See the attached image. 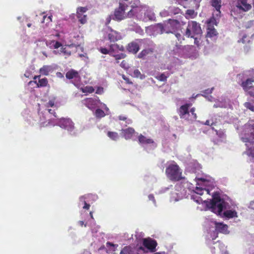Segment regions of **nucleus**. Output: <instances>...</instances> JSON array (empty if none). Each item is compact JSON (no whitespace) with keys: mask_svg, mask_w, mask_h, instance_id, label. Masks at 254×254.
Returning <instances> with one entry per match:
<instances>
[{"mask_svg":"<svg viewBox=\"0 0 254 254\" xmlns=\"http://www.w3.org/2000/svg\"><path fill=\"white\" fill-rule=\"evenodd\" d=\"M138 249L140 250H144L143 248L142 247H141V246L139 247Z\"/></svg>","mask_w":254,"mask_h":254,"instance_id":"338daca9","label":"nucleus"},{"mask_svg":"<svg viewBox=\"0 0 254 254\" xmlns=\"http://www.w3.org/2000/svg\"><path fill=\"white\" fill-rule=\"evenodd\" d=\"M48 112H49V113L53 114L55 117H56V116L55 115L56 113L54 110H52V109H49Z\"/></svg>","mask_w":254,"mask_h":254,"instance_id":"6e6d98bb","label":"nucleus"},{"mask_svg":"<svg viewBox=\"0 0 254 254\" xmlns=\"http://www.w3.org/2000/svg\"><path fill=\"white\" fill-rule=\"evenodd\" d=\"M194 39V44L197 45V46H199V41L198 40L197 38H193Z\"/></svg>","mask_w":254,"mask_h":254,"instance_id":"864d4df0","label":"nucleus"},{"mask_svg":"<svg viewBox=\"0 0 254 254\" xmlns=\"http://www.w3.org/2000/svg\"><path fill=\"white\" fill-rule=\"evenodd\" d=\"M52 15H49L48 16L46 15H43V21H42V22L44 23L46 21L47 23H50L52 21Z\"/></svg>","mask_w":254,"mask_h":254,"instance_id":"4c0bfd02","label":"nucleus"},{"mask_svg":"<svg viewBox=\"0 0 254 254\" xmlns=\"http://www.w3.org/2000/svg\"><path fill=\"white\" fill-rule=\"evenodd\" d=\"M110 56L115 58L116 63H119V60L124 59L127 55L124 53L118 54L119 51L124 52L125 48L122 45L118 44H112L110 45Z\"/></svg>","mask_w":254,"mask_h":254,"instance_id":"7ed1b4c3","label":"nucleus"},{"mask_svg":"<svg viewBox=\"0 0 254 254\" xmlns=\"http://www.w3.org/2000/svg\"><path fill=\"white\" fill-rule=\"evenodd\" d=\"M170 12L173 14H177L181 13V10L176 7H169Z\"/></svg>","mask_w":254,"mask_h":254,"instance_id":"c9c22d12","label":"nucleus"},{"mask_svg":"<svg viewBox=\"0 0 254 254\" xmlns=\"http://www.w3.org/2000/svg\"><path fill=\"white\" fill-rule=\"evenodd\" d=\"M138 142L140 144H151L154 142L153 140L151 138H147L145 136L140 134L138 137Z\"/></svg>","mask_w":254,"mask_h":254,"instance_id":"5701e85b","label":"nucleus"},{"mask_svg":"<svg viewBox=\"0 0 254 254\" xmlns=\"http://www.w3.org/2000/svg\"><path fill=\"white\" fill-rule=\"evenodd\" d=\"M133 74L136 77H139L141 75L138 69H135L133 71Z\"/></svg>","mask_w":254,"mask_h":254,"instance_id":"09e8293b","label":"nucleus"},{"mask_svg":"<svg viewBox=\"0 0 254 254\" xmlns=\"http://www.w3.org/2000/svg\"><path fill=\"white\" fill-rule=\"evenodd\" d=\"M121 131L122 136L126 140L131 139L133 135L135 132L134 129L131 127H129L126 129H122Z\"/></svg>","mask_w":254,"mask_h":254,"instance_id":"dca6fc26","label":"nucleus"},{"mask_svg":"<svg viewBox=\"0 0 254 254\" xmlns=\"http://www.w3.org/2000/svg\"><path fill=\"white\" fill-rule=\"evenodd\" d=\"M248 94L252 97H254V86L250 87V89L249 91H247Z\"/></svg>","mask_w":254,"mask_h":254,"instance_id":"49530a36","label":"nucleus"},{"mask_svg":"<svg viewBox=\"0 0 254 254\" xmlns=\"http://www.w3.org/2000/svg\"><path fill=\"white\" fill-rule=\"evenodd\" d=\"M128 5L126 4L123 3L121 2L119 3V6L115 9L114 16L113 19L120 21L127 18V14L125 12V10Z\"/></svg>","mask_w":254,"mask_h":254,"instance_id":"423d86ee","label":"nucleus"},{"mask_svg":"<svg viewBox=\"0 0 254 254\" xmlns=\"http://www.w3.org/2000/svg\"><path fill=\"white\" fill-rule=\"evenodd\" d=\"M106 245L107 246H112V247H115V246H118V245H114V244L111 243V242H108L107 243H106Z\"/></svg>","mask_w":254,"mask_h":254,"instance_id":"603ef678","label":"nucleus"},{"mask_svg":"<svg viewBox=\"0 0 254 254\" xmlns=\"http://www.w3.org/2000/svg\"><path fill=\"white\" fill-rule=\"evenodd\" d=\"M244 106L251 111H254V106L251 103L246 102L244 104Z\"/></svg>","mask_w":254,"mask_h":254,"instance_id":"37998d69","label":"nucleus"},{"mask_svg":"<svg viewBox=\"0 0 254 254\" xmlns=\"http://www.w3.org/2000/svg\"><path fill=\"white\" fill-rule=\"evenodd\" d=\"M165 173L167 178L172 181H179L184 179L179 166L175 163L169 164L166 169Z\"/></svg>","mask_w":254,"mask_h":254,"instance_id":"f03ea898","label":"nucleus"},{"mask_svg":"<svg viewBox=\"0 0 254 254\" xmlns=\"http://www.w3.org/2000/svg\"><path fill=\"white\" fill-rule=\"evenodd\" d=\"M79 224H80V226H83V225H84V222L83 221H79Z\"/></svg>","mask_w":254,"mask_h":254,"instance_id":"0e129e2a","label":"nucleus"},{"mask_svg":"<svg viewBox=\"0 0 254 254\" xmlns=\"http://www.w3.org/2000/svg\"><path fill=\"white\" fill-rule=\"evenodd\" d=\"M131 251L129 246H126L121 250L120 254H131Z\"/></svg>","mask_w":254,"mask_h":254,"instance_id":"e433bc0d","label":"nucleus"},{"mask_svg":"<svg viewBox=\"0 0 254 254\" xmlns=\"http://www.w3.org/2000/svg\"><path fill=\"white\" fill-rule=\"evenodd\" d=\"M108 39L111 42H115L122 39V38L120 33L112 29H111L110 32L108 33Z\"/></svg>","mask_w":254,"mask_h":254,"instance_id":"2eb2a0df","label":"nucleus"},{"mask_svg":"<svg viewBox=\"0 0 254 254\" xmlns=\"http://www.w3.org/2000/svg\"><path fill=\"white\" fill-rule=\"evenodd\" d=\"M157 245L156 241L151 238L144 239L143 240V245L151 252L155 251Z\"/></svg>","mask_w":254,"mask_h":254,"instance_id":"9d476101","label":"nucleus"},{"mask_svg":"<svg viewBox=\"0 0 254 254\" xmlns=\"http://www.w3.org/2000/svg\"><path fill=\"white\" fill-rule=\"evenodd\" d=\"M98 102V99L96 98H87L82 100V103L90 110L95 109Z\"/></svg>","mask_w":254,"mask_h":254,"instance_id":"6e6552de","label":"nucleus"},{"mask_svg":"<svg viewBox=\"0 0 254 254\" xmlns=\"http://www.w3.org/2000/svg\"><path fill=\"white\" fill-rule=\"evenodd\" d=\"M168 28L170 29L167 31L166 33H175L181 27L180 22L175 19H169L168 21Z\"/></svg>","mask_w":254,"mask_h":254,"instance_id":"f8f14e48","label":"nucleus"},{"mask_svg":"<svg viewBox=\"0 0 254 254\" xmlns=\"http://www.w3.org/2000/svg\"><path fill=\"white\" fill-rule=\"evenodd\" d=\"M174 33L175 34L176 37L177 38L179 41H181L182 39L184 40V38H183L182 35L180 33H178L177 31Z\"/></svg>","mask_w":254,"mask_h":254,"instance_id":"8fccbe9b","label":"nucleus"},{"mask_svg":"<svg viewBox=\"0 0 254 254\" xmlns=\"http://www.w3.org/2000/svg\"><path fill=\"white\" fill-rule=\"evenodd\" d=\"M211 5L215 8L216 15L217 16H220L221 13L220 8L221 7V0H212Z\"/></svg>","mask_w":254,"mask_h":254,"instance_id":"aec40b11","label":"nucleus"},{"mask_svg":"<svg viewBox=\"0 0 254 254\" xmlns=\"http://www.w3.org/2000/svg\"><path fill=\"white\" fill-rule=\"evenodd\" d=\"M61 52L65 56V58L70 56L71 54V51L66 47H62L61 49Z\"/></svg>","mask_w":254,"mask_h":254,"instance_id":"f704fd0d","label":"nucleus"},{"mask_svg":"<svg viewBox=\"0 0 254 254\" xmlns=\"http://www.w3.org/2000/svg\"><path fill=\"white\" fill-rule=\"evenodd\" d=\"M223 216L227 219L237 217V212L234 210H227L223 212Z\"/></svg>","mask_w":254,"mask_h":254,"instance_id":"4be33fe9","label":"nucleus"},{"mask_svg":"<svg viewBox=\"0 0 254 254\" xmlns=\"http://www.w3.org/2000/svg\"><path fill=\"white\" fill-rule=\"evenodd\" d=\"M120 66L124 68L125 69H127L128 68H129V65H128V64L127 62V61L126 60H123L121 64H120Z\"/></svg>","mask_w":254,"mask_h":254,"instance_id":"c03bdc74","label":"nucleus"},{"mask_svg":"<svg viewBox=\"0 0 254 254\" xmlns=\"http://www.w3.org/2000/svg\"><path fill=\"white\" fill-rule=\"evenodd\" d=\"M127 50L129 53L135 54L139 50V45L135 42H131L127 44Z\"/></svg>","mask_w":254,"mask_h":254,"instance_id":"f3484780","label":"nucleus"},{"mask_svg":"<svg viewBox=\"0 0 254 254\" xmlns=\"http://www.w3.org/2000/svg\"><path fill=\"white\" fill-rule=\"evenodd\" d=\"M139 8L138 7H133L132 9H130L127 14V17H132L134 16H137V14L138 13Z\"/></svg>","mask_w":254,"mask_h":254,"instance_id":"c85d7f7f","label":"nucleus"},{"mask_svg":"<svg viewBox=\"0 0 254 254\" xmlns=\"http://www.w3.org/2000/svg\"><path fill=\"white\" fill-rule=\"evenodd\" d=\"M237 1L236 6L240 10L244 11H248L252 8L250 4L247 2V0H236Z\"/></svg>","mask_w":254,"mask_h":254,"instance_id":"ddd939ff","label":"nucleus"},{"mask_svg":"<svg viewBox=\"0 0 254 254\" xmlns=\"http://www.w3.org/2000/svg\"><path fill=\"white\" fill-rule=\"evenodd\" d=\"M148 197L150 199H152L153 200H155L153 194H149Z\"/></svg>","mask_w":254,"mask_h":254,"instance_id":"680f3d73","label":"nucleus"},{"mask_svg":"<svg viewBox=\"0 0 254 254\" xmlns=\"http://www.w3.org/2000/svg\"><path fill=\"white\" fill-rule=\"evenodd\" d=\"M76 16L80 23L83 24L87 22V15L83 14H76Z\"/></svg>","mask_w":254,"mask_h":254,"instance_id":"c756f323","label":"nucleus"},{"mask_svg":"<svg viewBox=\"0 0 254 254\" xmlns=\"http://www.w3.org/2000/svg\"><path fill=\"white\" fill-rule=\"evenodd\" d=\"M254 82V79L252 78H248L246 81L242 82L241 86L243 87L245 91H249L250 87H253L252 83Z\"/></svg>","mask_w":254,"mask_h":254,"instance_id":"412c9836","label":"nucleus"},{"mask_svg":"<svg viewBox=\"0 0 254 254\" xmlns=\"http://www.w3.org/2000/svg\"><path fill=\"white\" fill-rule=\"evenodd\" d=\"M243 142H245L246 150L243 154L247 155V161L249 163H254V141L250 140L248 137L242 138Z\"/></svg>","mask_w":254,"mask_h":254,"instance_id":"20e7f679","label":"nucleus"},{"mask_svg":"<svg viewBox=\"0 0 254 254\" xmlns=\"http://www.w3.org/2000/svg\"><path fill=\"white\" fill-rule=\"evenodd\" d=\"M213 88H212L211 90L207 89L206 90L207 93H211L212 92V90H213Z\"/></svg>","mask_w":254,"mask_h":254,"instance_id":"e2e57ef3","label":"nucleus"},{"mask_svg":"<svg viewBox=\"0 0 254 254\" xmlns=\"http://www.w3.org/2000/svg\"><path fill=\"white\" fill-rule=\"evenodd\" d=\"M84 196H81L80 197V201H83V202H84V206L83 207V209H87V210H88L90 208V204H88L85 200H84Z\"/></svg>","mask_w":254,"mask_h":254,"instance_id":"79ce46f5","label":"nucleus"},{"mask_svg":"<svg viewBox=\"0 0 254 254\" xmlns=\"http://www.w3.org/2000/svg\"><path fill=\"white\" fill-rule=\"evenodd\" d=\"M213 124H214V123H212L210 125V126H212ZM204 125H207V126H209L210 125V122H209V120L206 121V122L204 123Z\"/></svg>","mask_w":254,"mask_h":254,"instance_id":"13d9d810","label":"nucleus"},{"mask_svg":"<svg viewBox=\"0 0 254 254\" xmlns=\"http://www.w3.org/2000/svg\"><path fill=\"white\" fill-rule=\"evenodd\" d=\"M153 51L152 49H147L143 50L138 55V58L139 59L143 58L147 55L153 53Z\"/></svg>","mask_w":254,"mask_h":254,"instance_id":"a878e982","label":"nucleus"},{"mask_svg":"<svg viewBox=\"0 0 254 254\" xmlns=\"http://www.w3.org/2000/svg\"><path fill=\"white\" fill-rule=\"evenodd\" d=\"M212 197V198L210 201L205 200L204 203L209 209L219 215L221 214L223 209L227 208V203L221 197L219 192H214Z\"/></svg>","mask_w":254,"mask_h":254,"instance_id":"f257e3e1","label":"nucleus"},{"mask_svg":"<svg viewBox=\"0 0 254 254\" xmlns=\"http://www.w3.org/2000/svg\"><path fill=\"white\" fill-rule=\"evenodd\" d=\"M159 26H160V29H161V33H163V26L162 25V24H159Z\"/></svg>","mask_w":254,"mask_h":254,"instance_id":"69168bd1","label":"nucleus"},{"mask_svg":"<svg viewBox=\"0 0 254 254\" xmlns=\"http://www.w3.org/2000/svg\"><path fill=\"white\" fill-rule=\"evenodd\" d=\"M81 91L83 93H92L94 91V89L92 86H87L84 88H82Z\"/></svg>","mask_w":254,"mask_h":254,"instance_id":"473e14b6","label":"nucleus"},{"mask_svg":"<svg viewBox=\"0 0 254 254\" xmlns=\"http://www.w3.org/2000/svg\"><path fill=\"white\" fill-rule=\"evenodd\" d=\"M197 15L193 9H188L186 12L185 17L187 19L193 18Z\"/></svg>","mask_w":254,"mask_h":254,"instance_id":"bb28decb","label":"nucleus"},{"mask_svg":"<svg viewBox=\"0 0 254 254\" xmlns=\"http://www.w3.org/2000/svg\"><path fill=\"white\" fill-rule=\"evenodd\" d=\"M57 75L58 77H60V78L64 77L63 74L61 72H58L57 73Z\"/></svg>","mask_w":254,"mask_h":254,"instance_id":"4d7b16f0","label":"nucleus"},{"mask_svg":"<svg viewBox=\"0 0 254 254\" xmlns=\"http://www.w3.org/2000/svg\"><path fill=\"white\" fill-rule=\"evenodd\" d=\"M107 136L112 140L116 141L119 138V134L115 131H108L107 132Z\"/></svg>","mask_w":254,"mask_h":254,"instance_id":"cd10ccee","label":"nucleus"},{"mask_svg":"<svg viewBox=\"0 0 254 254\" xmlns=\"http://www.w3.org/2000/svg\"><path fill=\"white\" fill-rule=\"evenodd\" d=\"M65 77L69 80L74 79V81H79L81 77L79 72L74 69H70L65 73Z\"/></svg>","mask_w":254,"mask_h":254,"instance_id":"9b49d317","label":"nucleus"},{"mask_svg":"<svg viewBox=\"0 0 254 254\" xmlns=\"http://www.w3.org/2000/svg\"><path fill=\"white\" fill-rule=\"evenodd\" d=\"M47 45L49 46L50 48H53L55 49H58L62 46L61 43L55 40H51L47 42Z\"/></svg>","mask_w":254,"mask_h":254,"instance_id":"393cba45","label":"nucleus"},{"mask_svg":"<svg viewBox=\"0 0 254 254\" xmlns=\"http://www.w3.org/2000/svg\"><path fill=\"white\" fill-rule=\"evenodd\" d=\"M59 123L60 127L66 129L71 134H75L74 124L70 119H61Z\"/></svg>","mask_w":254,"mask_h":254,"instance_id":"0eeeda50","label":"nucleus"},{"mask_svg":"<svg viewBox=\"0 0 254 254\" xmlns=\"http://www.w3.org/2000/svg\"><path fill=\"white\" fill-rule=\"evenodd\" d=\"M119 119L121 121H124L126 122L125 126H127V125H130L132 123V120L129 119H127V118L125 116L121 115L118 117Z\"/></svg>","mask_w":254,"mask_h":254,"instance_id":"72a5a7b5","label":"nucleus"},{"mask_svg":"<svg viewBox=\"0 0 254 254\" xmlns=\"http://www.w3.org/2000/svg\"><path fill=\"white\" fill-rule=\"evenodd\" d=\"M40 75H35L33 79L36 80L37 78L39 79L38 82H37L36 81H35V83L37 84V87H46L48 84V81L47 78L44 77L42 79H40Z\"/></svg>","mask_w":254,"mask_h":254,"instance_id":"6ab92c4d","label":"nucleus"},{"mask_svg":"<svg viewBox=\"0 0 254 254\" xmlns=\"http://www.w3.org/2000/svg\"><path fill=\"white\" fill-rule=\"evenodd\" d=\"M195 108L193 107L190 109V112L191 113L192 116H193V118L194 119H196L197 118V115L196 113H195Z\"/></svg>","mask_w":254,"mask_h":254,"instance_id":"a18cd8bd","label":"nucleus"},{"mask_svg":"<svg viewBox=\"0 0 254 254\" xmlns=\"http://www.w3.org/2000/svg\"><path fill=\"white\" fill-rule=\"evenodd\" d=\"M156 78L161 81H166L168 78V76L165 75L164 73H161L159 76L156 77Z\"/></svg>","mask_w":254,"mask_h":254,"instance_id":"58836bf2","label":"nucleus"},{"mask_svg":"<svg viewBox=\"0 0 254 254\" xmlns=\"http://www.w3.org/2000/svg\"><path fill=\"white\" fill-rule=\"evenodd\" d=\"M122 77H123V78L124 80H126V78L127 77H126L125 75H123Z\"/></svg>","mask_w":254,"mask_h":254,"instance_id":"774afa93","label":"nucleus"},{"mask_svg":"<svg viewBox=\"0 0 254 254\" xmlns=\"http://www.w3.org/2000/svg\"><path fill=\"white\" fill-rule=\"evenodd\" d=\"M204 191L206 192L207 194H209V190L206 189H202L201 188L196 187L195 190V192L196 194H199L200 195H202Z\"/></svg>","mask_w":254,"mask_h":254,"instance_id":"7c9ffc66","label":"nucleus"},{"mask_svg":"<svg viewBox=\"0 0 254 254\" xmlns=\"http://www.w3.org/2000/svg\"><path fill=\"white\" fill-rule=\"evenodd\" d=\"M217 34L218 33L216 29L213 26L209 25L207 30L206 37L213 38L216 36Z\"/></svg>","mask_w":254,"mask_h":254,"instance_id":"b1692460","label":"nucleus"},{"mask_svg":"<svg viewBox=\"0 0 254 254\" xmlns=\"http://www.w3.org/2000/svg\"><path fill=\"white\" fill-rule=\"evenodd\" d=\"M111 20V15H109L107 18H106V24L107 25L108 24H109V23L110 22Z\"/></svg>","mask_w":254,"mask_h":254,"instance_id":"3c124183","label":"nucleus"},{"mask_svg":"<svg viewBox=\"0 0 254 254\" xmlns=\"http://www.w3.org/2000/svg\"><path fill=\"white\" fill-rule=\"evenodd\" d=\"M201 33V27L196 21H189L185 32V35L188 37L194 38L195 35Z\"/></svg>","mask_w":254,"mask_h":254,"instance_id":"39448f33","label":"nucleus"},{"mask_svg":"<svg viewBox=\"0 0 254 254\" xmlns=\"http://www.w3.org/2000/svg\"><path fill=\"white\" fill-rule=\"evenodd\" d=\"M95 115L98 118H101L105 116V114L102 109H97L95 111Z\"/></svg>","mask_w":254,"mask_h":254,"instance_id":"2f4dec72","label":"nucleus"},{"mask_svg":"<svg viewBox=\"0 0 254 254\" xmlns=\"http://www.w3.org/2000/svg\"><path fill=\"white\" fill-rule=\"evenodd\" d=\"M252 129L253 130L251 131V133L252 135L253 139H254V124L252 126Z\"/></svg>","mask_w":254,"mask_h":254,"instance_id":"5fc2aeb1","label":"nucleus"},{"mask_svg":"<svg viewBox=\"0 0 254 254\" xmlns=\"http://www.w3.org/2000/svg\"><path fill=\"white\" fill-rule=\"evenodd\" d=\"M55 105V101L54 100H50L47 104L46 105V107H52L54 106Z\"/></svg>","mask_w":254,"mask_h":254,"instance_id":"de8ad7c7","label":"nucleus"},{"mask_svg":"<svg viewBox=\"0 0 254 254\" xmlns=\"http://www.w3.org/2000/svg\"><path fill=\"white\" fill-rule=\"evenodd\" d=\"M99 51L103 54H105V55H107V54H109L110 55V48H109V49L106 48H103V47H101L99 49Z\"/></svg>","mask_w":254,"mask_h":254,"instance_id":"ea45409f","label":"nucleus"},{"mask_svg":"<svg viewBox=\"0 0 254 254\" xmlns=\"http://www.w3.org/2000/svg\"><path fill=\"white\" fill-rule=\"evenodd\" d=\"M214 224L215 225V230L217 232L223 234L228 233V226L227 225L225 224L222 222H218L216 221H215Z\"/></svg>","mask_w":254,"mask_h":254,"instance_id":"4468645a","label":"nucleus"},{"mask_svg":"<svg viewBox=\"0 0 254 254\" xmlns=\"http://www.w3.org/2000/svg\"><path fill=\"white\" fill-rule=\"evenodd\" d=\"M103 89L102 88L101 89L100 88H99V89H98V90H97L96 93L97 94H101V91L103 92Z\"/></svg>","mask_w":254,"mask_h":254,"instance_id":"bf43d9fd","label":"nucleus"},{"mask_svg":"<svg viewBox=\"0 0 254 254\" xmlns=\"http://www.w3.org/2000/svg\"><path fill=\"white\" fill-rule=\"evenodd\" d=\"M126 80H125L126 81V82L127 83L132 84V82L130 81L128 77H126Z\"/></svg>","mask_w":254,"mask_h":254,"instance_id":"052dcab7","label":"nucleus"},{"mask_svg":"<svg viewBox=\"0 0 254 254\" xmlns=\"http://www.w3.org/2000/svg\"><path fill=\"white\" fill-rule=\"evenodd\" d=\"M55 68L51 65H45L39 69V72L44 75H49L50 72H52Z\"/></svg>","mask_w":254,"mask_h":254,"instance_id":"a211bd4d","label":"nucleus"},{"mask_svg":"<svg viewBox=\"0 0 254 254\" xmlns=\"http://www.w3.org/2000/svg\"><path fill=\"white\" fill-rule=\"evenodd\" d=\"M191 106V103H186L180 107L178 113L181 119H187V116L190 115L189 109Z\"/></svg>","mask_w":254,"mask_h":254,"instance_id":"1a4fd4ad","label":"nucleus"},{"mask_svg":"<svg viewBox=\"0 0 254 254\" xmlns=\"http://www.w3.org/2000/svg\"><path fill=\"white\" fill-rule=\"evenodd\" d=\"M87 10L86 7H79L77 9L76 14H83Z\"/></svg>","mask_w":254,"mask_h":254,"instance_id":"a19ab883","label":"nucleus"}]
</instances>
